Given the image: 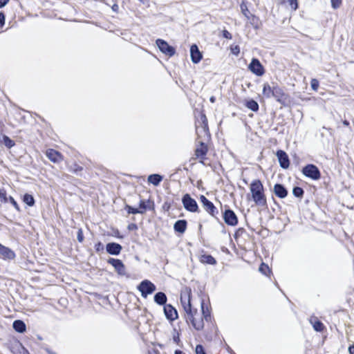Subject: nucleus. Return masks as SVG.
<instances>
[{"instance_id": "nucleus-1", "label": "nucleus", "mask_w": 354, "mask_h": 354, "mask_svg": "<svg viewBox=\"0 0 354 354\" xmlns=\"http://www.w3.org/2000/svg\"><path fill=\"white\" fill-rule=\"evenodd\" d=\"M180 303L184 310V317L188 324H191L196 330H201L205 326V321L211 319V314L208 308L205 309L204 301L201 302V310L192 306L191 303V290L186 289L181 293Z\"/></svg>"}, {"instance_id": "nucleus-2", "label": "nucleus", "mask_w": 354, "mask_h": 354, "mask_svg": "<svg viewBox=\"0 0 354 354\" xmlns=\"http://www.w3.org/2000/svg\"><path fill=\"white\" fill-rule=\"evenodd\" d=\"M250 192L252 201L257 205H266V197L264 194L263 186L259 180H253L250 185Z\"/></svg>"}, {"instance_id": "nucleus-3", "label": "nucleus", "mask_w": 354, "mask_h": 354, "mask_svg": "<svg viewBox=\"0 0 354 354\" xmlns=\"http://www.w3.org/2000/svg\"><path fill=\"white\" fill-rule=\"evenodd\" d=\"M196 131L198 139L205 140L209 138L207 119L204 114L200 115V118L196 122Z\"/></svg>"}, {"instance_id": "nucleus-4", "label": "nucleus", "mask_w": 354, "mask_h": 354, "mask_svg": "<svg viewBox=\"0 0 354 354\" xmlns=\"http://www.w3.org/2000/svg\"><path fill=\"white\" fill-rule=\"evenodd\" d=\"M272 97L279 102L282 106H287L290 103V97L277 84H274V91Z\"/></svg>"}, {"instance_id": "nucleus-5", "label": "nucleus", "mask_w": 354, "mask_h": 354, "mask_svg": "<svg viewBox=\"0 0 354 354\" xmlns=\"http://www.w3.org/2000/svg\"><path fill=\"white\" fill-rule=\"evenodd\" d=\"M138 289L141 292L142 297L146 298L148 295L151 294L156 290V286L150 281L146 279L139 284Z\"/></svg>"}, {"instance_id": "nucleus-6", "label": "nucleus", "mask_w": 354, "mask_h": 354, "mask_svg": "<svg viewBox=\"0 0 354 354\" xmlns=\"http://www.w3.org/2000/svg\"><path fill=\"white\" fill-rule=\"evenodd\" d=\"M182 202L184 207L192 212H196L198 211V207L196 201L192 198L189 194H186L184 195L182 199Z\"/></svg>"}, {"instance_id": "nucleus-7", "label": "nucleus", "mask_w": 354, "mask_h": 354, "mask_svg": "<svg viewBox=\"0 0 354 354\" xmlns=\"http://www.w3.org/2000/svg\"><path fill=\"white\" fill-rule=\"evenodd\" d=\"M302 172L306 177L313 180H318L320 178V172L318 168L314 165H308L304 167Z\"/></svg>"}, {"instance_id": "nucleus-8", "label": "nucleus", "mask_w": 354, "mask_h": 354, "mask_svg": "<svg viewBox=\"0 0 354 354\" xmlns=\"http://www.w3.org/2000/svg\"><path fill=\"white\" fill-rule=\"evenodd\" d=\"M249 70L257 76H262L264 74V68L259 59L253 58L248 66Z\"/></svg>"}, {"instance_id": "nucleus-9", "label": "nucleus", "mask_w": 354, "mask_h": 354, "mask_svg": "<svg viewBox=\"0 0 354 354\" xmlns=\"http://www.w3.org/2000/svg\"><path fill=\"white\" fill-rule=\"evenodd\" d=\"M156 44L160 50L165 55L172 56L175 54L174 48L169 46L165 41L158 39L156 40Z\"/></svg>"}, {"instance_id": "nucleus-10", "label": "nucleus", "mask_w": 354, "mask_h": 354, "mask_svg": "<svg viewBox=\"0 0 354 354\" xmlns=\"http://www.w3.org/2000/svg\"><path fill=\"white\" fill-rule=\"evenodd\" d=\"M108 263L115 268L118 274L122 276L126 274L125 266L121 260L110 258L108 260Z\"/></svg>"}, {"instance_id": "nucleus-11", "label": "nucleus", "mask_w": 354, "mask_h": 354, "mask_svg": "<svg viewBox=\"0 0 354 354\" xmlns=\"http://www.w3.org/2000/svg\"><path fill=\"white\" fill-rule=\"evenodd\" d=\"M190 56L192 62L194 64L199 63L203 58L202 53L200 52L198 46L196 44L191 46Z\"/></svg>"}, {"instance_id": "nucleus-12", "label": "nucleus", "mask_w": 354, "mask_h": 354, "mask_svg": "<svg viewBox=\"0 0 354 354\" xmlns=\"http://www.w3.org/2000/svg\"><path fill=\"white\" fill-rule=\"evenodd\" d=\"M225 222L230 225H236L238 223V219L234 212L230 209L226 210L223 215Z\"/></svg>"}, {"instance_id": "nucleus-13", "label": "nucleus", "mask_w": 354, "mask_h": 354, "mask_svg": "<svg viewBox=\"0 0 354 354\" xmlns=\"http://www.w3.org/2000/svg\"><path fill=\"white\" fill-rule=\"evenodd\" d=\"M277 156L278 158L280 166L283 169L288 168L290 165V161L286 153L283 151L279 150L277 152Z\"/></svg>"}, {"instance_id": "nucleus-14", "label": "nucleus", "mask_w": 354, "mask_h": 354, "mask_svg": "<svg viewBox=\"0 0 354 354\" xmlns=\"http://www.w3.org/2000/svg\"><path fill=\"white\" fill-rule=\"evenodd\" d=\"M164 313L166 317L171 321H174L178 318L176 310L170 304L164 306Z\"/></svg>"}, {"instance_id": "nucleus-15", "label": "nucleus", "mask_w": 354, "mask_h": 354, "mask_svg": "<svg viewBox=\"0 0 354 354\" xmlns=\"http://www.w3.org/2000/svg\"><path fill=\"white\" fill-rule=\"evenodd\" d=\"M0 256L4 259L12 260L15 258V252L0 243Z\"/></svg>"}, {"instance_id": "nucleus-16", "label": "nucleus", "mask_w": 354, "mask_h": 354, "mask_svg": "<svg viewBox=\"0 0 354 354\" xmlns=\"http://www.w3.org/2000/svg\"><path fill=\"white\" fill-rule=\"evenodd\" d=\"M46 156L53 162L57 163L62 160V154L52 149H49L46 152Z\"/></svg>"}, {"instance_id": "nucleus-17", "label": "nucleus", "mask_w": 354, "mask_h": 354, "mask_svg": "<svg viewBox=\"0 0 354 354\" xmlns=\"http://www.w3.org/2000/svg\"><path fill=\"white\" fill-rule=\"evenodd\" d=\"M106 251L112 255H118L120 253L122 248L119 243H109L106 246Z\"/></svg>"}, {"instance_id": "nucleus-18", "label": "nucleus", "mask_w": 354, "mask_h": 354, "mask_svg": "<svg viewBox=\"0 0 354 354\" xmlns=\"http://www.w3.org/2000/svg\"><path fill=\"white\" fill-rule=\"evenodd\" d=\"M200 200L205 210L210 213L211 214L214 215V212L216 209V207H214V204L203 195L201 196Z\"/></svg>"}, {"instance_id": "nucleus-19", "label": "nucleus", "mask_w": 354, "mask_h": 354, "mask_svg": "<svg viewBox=\"0 0 354 354\" xmlns=\"http://www.w3.org/2000/svg\"><path fill=\"white\" fill-rule=\"evenodd\" d=\"M200 145L197 147V148L195 150V155L196 158L204 159L207 152V147L204 144V142L202 140H200L199 142Z\"/></svg>"}, {"instance_id": "nucleus-20", "label": "nucleus", "mask_w": 354, "mask_h": 354, "mask_svg": "<svg viewBox=\"0 0 354 354\" xmlns=\"http://www.w3.org/2000/svg\"><path fill=\"white\" fill-rule=\"evenodd\" d=\"M273 191L274 194L281 198H285L288 194L286 188L281 184H276L274 186Z\"/></svg>"}, {"instance_id": "nucleus-21", "label": "nucleus", "mask_w": 354, "mask_h": 354, "mask_svg": "<svg viewBox=\"0 0 354 354\" xmlns=\"http://www.w3.org/2000/svg\"><path fill=\"white\" fill-rule=\"evenodd\" d=\"M274 91V84L270 86L268 83H265L263 86V95L267 97L270 98L272 97Z\"/></svg>"}, {"instance_id": "nucleus-22", "label": "nucleus", "mask_w": 354, "mask_h": 354, "mask_svg": "<svg viewBox=\"0 0 354 354\" xmlns=\"http://www.w3.org/2000/svg\"><path fill=\"white\" fill-rule=\"evenodd\" d=\"M187 223L185 220H179L174 224V230L176 232L183 233L186 230Z\"/></svg>"}, {"instance_id": "nucleus-23", "label": "nucleus", "mask_w": 354, "mask_h": 354, "mask_svg": "<svg viewBox=\"0 0 354 354\" xmlns=\"http://www.w3.org/2000/svg\"><path fill=\"white\" fill-rule=\"evenodd\" d=\"M200 261L203 263H207L210 265H215L216 263V259L209 254L201 255Z\"/></svg>"}, {"instance_id": "nucleus-24", "label": "nucleus", "mask_w": 354, "mask_h": 354, "mask_svg": "<svg viewBox=\"0 0 354 354\" xmlns=\"http://www.w3.org/2000/svg\"><path fill=\"white\" fill-rule=\"evenodd\" d=\"M154 301L159 305H164L167 302V296L164 292H159L155 295Z\"/></svg>"}, {"instance_id": "nucleus-25", "label": "nucleus", "mask_w": 354, "mask_h": 354, "mask_svg": "<svg viewBox=\"0 0 354 354\" xmlns=\"http://www.w3.org/2000/svg\"><path fill=\"white\" fill-rule=\"evenodd\" d=\"M162 180V177L159 174H151L148 177V182L155 186H158Z\"/></svg>"}, {"instance_id": "nucleus-26", "label": "nucleus", "mask_w": 354, "mask_h": 354, "mask_svg": "<svg viewBox=\"0 0 354 354\" xmlns=\"http://www.w3.org/2000/svg\"><path fill=\"white\" fill-rule=\"evenodd\" d=\"M310 322L311 323L314 329L316 331L321 332L323 330V329H324L323 324L321 322H319V320H317V319L316 317H312L310 319Z\"/></svg>"}, {"instance_id": "nucleus-27", "label": "nucleus", "mask_w": 354, "mask_h": 354, "mask_svg": "<svg viewBox=\"0 0 354 354\" xmlns=\"http://www.w3.org/2000/svg\"><path fill=\"white\" fill-rule=\"evenodd\" d=\"M12 326L13 328L19 333H24L26 330V325L24 322L21 320H15Z\"/></svg>"}, {"instance_id": "nucleus-28", "label": "nucleus", "mask_w": 354, "mask_h": 354, "mask_svg": "<svg viewBox=\"0 0 354 354\" xmlns=\"http://www.w3.org/2000/svg\"><path fill=\"white\" fill-rule=\"evenodd\" d=\"M13 352L15 354H29L28 351L21 344H17L13 346Z\"/></svg>"}, {"instance_id": "nucleus-29", "label": "nucleus", "mask_w": 354, "mask_h": 354, "mask_svg": "<svg viewBox=\"0 0 354 354\" xmlns=\"http://www.w3.org/2000/svg\"><path fill=\"white\" fill-rule=\"evenodd\" d=\"M23 201L27 204L28 206H33L35 205V199L33 196L30 194H26L24 196Z\"/></svg>"}, {"instance_id": "nucleus-30", "label": "nucleus", "mask_w": 354, "mask_h": 354, "mask_svg": "<svg viewBox=\"0 0 354 354\" xmlns=\"http://www.w3.org/2000/svg\"><path fill=\"white\" fill-rule=\"evenodd\" d=\"M246 106L253 111H257L259 109V104L253 100L247 102Z\"/></svg>"}, {"instance_id": "nucleus-31", "label": "nucleus", "mask_w": 354, "mask_h": 354, "mask_svg": "<svg viewBox=\"0 0 354 354\" xmlns=\"http://www.w3.org/2000/svg\"><path fill=\"white\" fill-rule=\"evenodd\" d=\"M283 3H288L290 8L293 10H296L298 8V3L297 0H282Z\"/></svg>"}, {"instance_id": "nucleus-32", "label": "nucleus", "mask_w": 354, "mask_h": 354, "mask_svg": "<svg viewBox=\"0 0 354 354\" xmlns=\"http://www.w3.org/2000/svg\"><path fill=\"white\" fill-rule=\"evenodd\" d=\"M2 142L8 148H11L14 146L15 142L13 140L10 139L7 136H2Z\"/></svg>"}, {"instance_id": "nucleus-33", "label": "nucleus", "mask_w": 354, "mask_h": 354, "mask_svg": "<svg viewBox=\"0 0 354 354\" xmlns=\"http://www.w3.org/2000/svg\"><path fill=\"white\" fill-rule=\"evenodd\" d=\"M241 10L242 14L247 18H250V11L248 9V6L245 2H242L241 4Z\"/></svg>"}, {"instance_id": "nucleus-34", "label": "nucleus", "mask_w": 354, "mask_h": 354, "mask_svg": "<svg viewBox=\"0 0 354 354\" xmlns=\"http://www.w3.org/2000/svg\"><path fill=\"white\" fill-rule=\"evenodd\" d=\"M248 20H250V24L256 28H257L259 27V19L258 17H257L256 16L253 15H250V18L248 19Z\"/></svg>"}, {"instance_id": "nucleus-35", "label": "nucleus", "mask_w": 354, "mask_h": 354, "mask_svg": "<svg viewBox=\"0 0 354 354\" xmlns=\"http://www.w3.org/2000/svg\"><path fill=\"white\" fill-rule=\"evenodd\" d=\"M125 209L127 210V212L129 214H140V212L139 211V209L133 208V207H132L131 206H130L129 205H127L125 206Z\"/></svg>"}, {"instance_id": "nucleus-36", "label": "nucleus", "mask_w": 354, "mask_h": 354, "mask_svg": "<svg viewBox=\"0 0 354 354\" xmlns=\"http://www.w3.org/2000/svg\"><path fill=\"white\" fill-rule=\"evenodd\" d=\"M259 270L261 273H263V274H264L266 275L268 274L267 272H270L269 267L267 265H266L265 263H261V266H260V267L259 268Z\"/></svg>"}, {"instance_id": "nucleus-37", "label": "nucleus", "mask_w": 354, "mask_h": 354, "mask_svg": "<svg viewBox=\"0 0 354 354\" xmlns=\"http://www.w3.org/2000/svg\"><path fill=\"white\" fill-rule=\"evenodd\" d=\"M292 193L295 196L301 197L304 194V191L301 187H296L293 189Z\"/></svg>"}, {"instance_id": "nucleus-38", "label": "nucleus", "mask_w": 354, "mask_h": 354, "mask_svg": "<svg viewBox=\"0 0 354 354\" xmlns=\"http://www.w3.org/2000/svg\"><path fill=\"white\" fill-rule=\"evenodd\" d=\"M147 208L148 206L147 205V202L145 201H141L140 203V207L138 208L140 214L145 213Z\"/></svg>"}, {"instance_id": "nucleus-39", "label": "nucleus", "mask_w": 354, "mask_h": 354, "mask_svg": "<svg viewBox=\"0 0 354 354\" xmlns=\"http://www.w3.org/2000/svg\"><path fill=\"white\" fill-rule=\"evenodd\" d=\"M0 201L2 203H7L8 202V198H7V196H6V192L3 189H0Z\"/></svg>"}, {"instance_id": "nucleus-40", "label": "nucleus", "mask_w": 354, "mask_h": 354, "mask_svg": "<svg viewBox=\"0 0 354 354\" xmlns=\"http://www.w3.org/2000/svg\"><path fill=\"white\" fill-rule=\"evenodd\" d=\"M310 86L313 91H317L319 88V82L316 79H312L310 82Z\"/></svg>"}, {"instance_id": "nucleus-41", "label": "nucleus", "mask_w": 354, "mask_h": 354, "mask_svg": "<svg viewBox=\"0 0 354 354\" xmlns=\"http://www.w3.org/2000/svg\"><path fill=\"white\" fill-rule=\"evenodd\" d=\"M341 4L342 0H331V6L334 9L339 8Z\"/></svg>"}, {"instance_id": "nucleus-42", "label": "nucleus", "mask_w": 354, "mask_h": 354, "mask_svg": "<svg viewBox=\"0 0 354 354\" xmlns=\"http://www.w3.org/2000/svg\"><path fill=\"white\" fill-rule=\"evenodd\" d=\"M95 249L97 252H102L104 250V245L101 242H98L95 245Z\"/></svg>"}, {"instance_id": "nucleus-43", "label": "nucleus", "mask_w": 354, "mask_h": 354, "mask_svg": "<svg viewBox=\"0 0 354 354\" xmlns=\"http://www.w3.org/2000/svg\"><path fill=\"white\" fill-rule=\"evenodd\" d=\"M8 200H9V201L12 204V205L15 207V208L17 210H19V207L17 203L15 201V200L12 196H10L9 198H8Z\"/></svg>"}, {"instance_id": "nucleus-44", "label": "nucleus", "mask_w": 354, "mask_h": 354, "mask_svg": "<svg viewBox=\"0 0 354 354\" xmlns=\"http://www.w3.org/2000/svg\"><path fill=\"white\" fill-rule=\"evenodd\" d=\"M196 354H205L203 347L201 345H197L196 347Z\"/></svg>"}, {"instance_id": "nucleus-45", "label": "nucleus", "mask_w": 354, "mask_h": 354, "mask_svg": "<svg viewBox=\"0 0 354 354\" xmlns=\"http://www.w3.org/2000/svg\"><path fill=\"white\" fill-rule=\"evenodd\" d=\"M77 240L79 242H82L84 240L82 230L80 229L77 232Z\"/></svg>"}, {"instance_id": "nucleus-46", "label": "nucleus", "mask_w": 354, "mask_h": 354, "mask_svg": "<svg viewBox=\"0 0 354 354\" xmlns=\"http://www.w3.org/2000/svg\"><path fill=\"white\" fill-rule=\"evenodd\" d=\"M5 24V15L3 12H0V26L2 27Z\"/></svg>"}, {"instance_id": "nucleus-47", "label": "nucleus", "mask_w": 354, "mask_h": 354, "mask_svg": "<svg viewBox=\"0 0 354 354\" xmlns=\"http://www.w3.org/2000/svg\"><path fill=\"white\" fill-rule=\"evenodd\" d=\"M232 52L234 55H238L240 52L239 47L238 46H235L234 47L232 48Z\"/></svg>"}, {"instance_id": "nucleus-48", "label": "nucleus", "mask_w": 354, "mask_h": 354, "mask_svg": "<svg viewBox=\"0 0 354 354\" xmlns=\"http://www.w3.org/2000/svg\"><path fill=\"white\" fill-rule=\"evenodd\" d=\"M223 37L227 38V39H231L232 38L231 34L227 30H223Z\"/></svg>"}, {"instance_id": "nucleus-49", "label": "nucleus", "mask_w": 354, "mask_h": 354, "mask_svg": "<svg viewBox=\"0 0 354 354\" xmlns=\"http://www.w3.org/2000/svg\"><path fill=\"white\" fill-rule=\"evenodd\" d=\"M8 1L9 0H0V8L4 7Z\"/></svg>"}, {"instance_id": "nucleus-50", "label": "nucleus", "mask_w": 354, "mask_h": 354, "mask_svg": "<svg viewBox=\"0 0 354 354\" xmlns=\"http://www.w3.org/2000/svg\"><path fill=\"white\" fill-rule=\"evenodd\" d=\"M348 352L350 354H354V344L348 348Z\"/></svg>"}, {"instance_id": "nucleus-51", "label": "nucleus", "mask_w": 354, "mask_h": 354, "mask_svg": "<svg viewBox=\"0 0 354 354\" xmlns=\"http://www.w3.org/2000/svg\"><path fill=\"white\" fill-rule=\"evenodd\" d=\"M118 9H119V7L117 4H114L113 6H112V10L114 11V12H118Z\"/></svg>"}, {"instance_id": "nucleus-52", "label": "nucleus", "mask_w": 354, "mask_h": 354, "mask_svg": "<svg viewBox=\"0 0 354 354\" xmlns=\"http://www.w3.org/2000/svg\"><path fill=\"white\" fill-rule=\"evenodd\" d=\"M139 1H140L143 4H147V3H148L149 0H139Z\"/></svg>"}, {"instance_id": "nucleus-53", "label": "nucleus", "mask_w": 354, "mask_h": 354, "mask_svg": "<svg viewBox=\"0 0 354 354\" xmlns=\"http://www.w3.org/2000/svg\"><path fill=\"white\" fill-rule=\"evenodd\" d=\"M215 100H216V98H215V97H214V96H212V97H210V99H209V100H210V102H211L212 103H214V102H215Z\"/></svg>"}, {"instance_id": "nucleus-54", "label": "nucleus", "mask_w": 354, "mask_h": 354, "mask_svg": "<svg viewBox=\"0 0 354 354\" xmlns=\"http://www.w3.org/2000/svg\"><path fill=\"white\" fill-rule=\"evenodd\" d=\"M343 124L345 126H348L349 125V122L347 120H344L343 121Z\"/></svg>"}, {"instance_id": "nucleus-55", "label": "nucleus", "mask_w": 354, "mask_h": 354, "mask_svg": "<svg viewBox=\"0 0 354 354\" xmlns=\"http://www.w3.org/2000/svg\"><path fill=\"white\" fill-rule=\"evenodd\" d=\"M178 339V334L177 333V336H175V335L174 336V340L176 342H177Z\"/></svg>"}, {"instance_id": "nucleus-56", "label": "nucleus", "mask_w": 354, "mask_h": 354, "mask_svg": "<svg viewBox=\"0 0 354 354\" xmlns=\"http://www.w3.org/2000/svg\"><path fill=\"white\" fill-rule=\"evenodd\" d=\"M175 354H183V353L180 351H176Z\"/></svg>"}, {"instance_id": "nucleus-57", "label": "nucleus", "mask_w": 354, "mask_h": 354, "mask_svg": "<svg viewBox=\"0 0 354 354\" xmlns=\"http://www.w3.org/2000/svg\"><path fill=\"white\" fill-rule=\"evenodd\" d=\"M2 140H3L2 137L0 136V144L2 143Z\"/></svg>"}]
</instances>
